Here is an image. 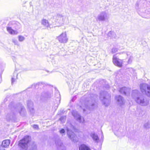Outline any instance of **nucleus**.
I'll use <instances>...</instances> for the list:
<instances>
[{"label":"nucleus","mask_w":150,"mask_h":150,"mask_svg":"<svg viewBox=\"0 0 150 150\" xmlns=\"http://www.w3.org/2000/svg\"><path fill=\"white\" fill-rule=\"evenodd\" d=\"M131 96L136 102L139 105L145 106L148 105L149 100L144 96L141 94L140 92L138 90H133Z\"/></svg>","instance_id":"obj_1"},{"label":"nucleus","mask_w":150,"mask_h":150,"mask_svg":"<svg viewBox=\"0 0 150 150\" xmlns=\"http://www.w3.org/2000/svg\"><path fill=\"white\" fill-rule=\"evenodd\" d=\"M30 139V136H26L19 141L18 145L21 150H27L28 144L29 143ZM28 150H37V146L35 142H31V145Z\"/></svg>","instance_id":"obj_2"},{"label":"nucleus","mask_w":150,"mask_h":150,"mask_svg":"<svg viewBox=\"0 0 150 150\" xmlns=\"http://www.w3.org/2000/svg\"><path fill=\"white\" fill-rule=\"evenodd\" d=\"M89 97L90 98V100H87L86 102H85L84 105H82V106H80L83 109L84 112L86 111V109L83 108L84 106L87 109H90L94 108L93 107L94 104L92 103L93 100L94 101L98 97L96 95L91 94L89 95Z\"/></svg>","instance_id":"obj_3"},{"label":"nucleus","mask_w":150,"mask_h":150,"mask_svg":"<svg viewBox=\"0 0 150 150\" xmlns=\"http://www.w3.org/2000/svg\"><path fill=\"white\" fill-rule=\"evenodd\" d=\"M99 98L103 104L107 106L110 102V96L107 92L101 91L100 92Z\"/></svg>","instance_id":"obj_4"},{"label":"nucleus","mask_w":150,"mask_h":150,"mask_svg":"<svg viewBox=\"0 0 150 150\" xmlns=\"http://www.w3.org/2000/svg\"><path fill=\"white\" fill-rule=\"evenodd\" d=\"M67 135L69 138L73 142H75L78 141L77 137L75 134L71 131L74 129V127L71 124L67 123Z\"/></svg>","instance_id":"obj_5"},{"label":"nucleus","mask_w":150,"mask_h":150,"mask_svg":"<svg viewBox=\"0 0 150 150\" xmlns=\"http://www.w3.org/2000/svg\"><path fill=\"white\" fill-rule=\"evenodd\" d=\"M54 18L55 19V21L59 25H62L64 23L67 22L68 20V18L59 13H57L54 16Z\"/></svg>","instance_id":"obj_6"},{"label":"nucleus","mask_w":150,"mask_h":150,"mask_svg":"<svg viewBox=\"0 0 150 150\" xmlns=\"http://www.w3.org/2000/svg\"><path fill=\"white\" fill-rule=\"evenodd\" d=\"M109 14L108 12L105 11H103L100 12L98 14L96 18L97 21H106L109 19Z\"/></svg>","instance_id":"obj_7"},{"label":"nucleus","mask_w":150,"mask_h":150,"mask_svg":"<svg viewBox=\"0 0 150 150\" xmlns=\"http://www.w3.org/2000/svg\"><path fill=\"white\" fill-rule=\"evenodd\" d=\"M139 87L142 93L150 96V85L145 83H142L140 84Z\"/></svg>","instance_id":"obj_8"},{"label":"nucleus","mask_w":150,"mask_h":150,"mask_svg":"<svg viewBox=\"0 0 150 150\" xmlns=\"http://www.w3.org/2000/svg\"><path fill=\"white\" fill-rule=\"evenodd\" d=\"M57 38L61 43H66L68 40V38L67 37V35L66 32L62 33L59 36L57 37Z\"/></svg>","instance_id":"obj_9"},{"label":"nucleus","mask_w":150,"mask_h":150,"mask_svg":"<svg viewBox=\"0 0 150 150\" xmlns=\"http://www.w3.org/2000/svg\"><path fill=\"white\" fill-rule=\"evenodd\" d=\"M55 144L58 150H65V147L62 143L61 140L59 139L56 140Z\"/></svg>","instance_id":"obj_10"},{"label":"nucleus","mask_w":150,"mask_h":150,"mask_svg":"<svg viewBox=\"0 0 150 150\" xmlns=\"http://www.w3.org/2000/svg\"><path fill=\"white\" fill-rule=\"evenodd\" d=\"M72 114L75 118L79 122H83L84 121L83 118L82 119L81 116L77 112L75 111H73Z\"/></svg>","instance_id":"obj_11"},{"label":"nucleus","mask_w":150,"mask_h":150,"mask_svg":"<svg viewBox=\"0 0 150 150\" xmlns=\"http://www.w3.org/2000/svg\"><path fill=\"white\" fill-rule=\"evenodd\" d=\"M113 62L114 64L116 66L119 67H121L122 66V60L117 58L115 55L113 56Z\"/></svg>","instance_id":"obj_12"},{"label":"nucleus","mask_w":150,"mask_h":150,"mask_svg":"<svg viewBox=\"0 0 150 150\" xmlns=\"http://www.w3.org/2000/svg\"><path fill=\"white\" fill-rule=\"evenodd\" d=\"M52 96V91H44L42 93L40 98L41 99L50 98Z\"/></svg>","instance_id":"obj_13"},{"label":"nucleus","mask_w":150,"mask_h":150,"mask_svg":"<svg viewBox=\"0 0 150 150\" xmlns=\"http://www.w3.org/2000/svg\"><path fill=\"white\" fill-rule=\"evenodd\" d=\"M130 89L125 87H122L120 89L119 92L122 94L128 96L130 94Z\"/></svg>","instance_id":"obj_14"},{"label":"nucleus","mask_w":150,"mask_h":150,"mask_svg":"<svg viewBox=\"0 0 150 150\" xmlns=\"http://www.w3.org/2000/svg\"><path fill=\"white\" fill-rule=\"evenodd\" d=\"M115 99L117 103L120 106L123 105L125 103V101L123 98L121 96H116Z\"/></svg>","instance_id":"obj_15"},{"label":"nucleus","mask_w":150,"mask_h":150,"mask_svg":"<svg viewBox=\"0 0 150 150\" xmlns=\"http://www.w3.org/2000/svg\"><path fill=\"white\" fill-rule=\"evenodd\" d=\"M41 24L45 28L50 27V23L48 20L43 18L41 21Z\"/></svg>","instance_id":"obj_16"},{"label":"nucleus","mask_w":150,"mask_h":150,"mask_svg":"<svg viewBox=\"0 0 150 150\" xmlns=\"http://www.w3.org/2000/svg\"><path fill=\"white\" fill-rule=\"evenodd\" d=\"M91 136L93 139L96 143H98L99 139L98 135L94 132H92L91 134Z\"/></svg>","instance_id":"obj_17"},{"label":"nucleus","mask_w":150,"mask_h":150,"mask_svg":"<svg viewBox=\"0 0 150 150\" xmlns=\"http://www.w3.org/2000/svg\"><path fill=\"white\" fill-rule=\"evenodd\" d=\"M7 30L8 32L11 35H17L18 33V32L17 30H13L11 27H7Z\"/></svg>","instance_id":"obj_18"},{"label":"nucleus","mask_w":150,"mask_h":150,"mask_svg":"<svg viewBox=\"0 0 150 150\" xmlns=\"http://www.w3.org/2000/svg\"><path fill=\"white\" fill-rule=\"evenodd\" d=\"M27 106L30 112H33V104L31 100H28L27 102Z\"/></svg>","instance_id":"obj_19"},{"label":"nucleus","mask_w":150,"mask_h":150,"mask_svg":"<svg viewBox=\"0 0 150 150\" xmlns=\"http://www.w3.org/2000/svg\"><path fill=\"white\" fill-rule=\"evenodd\" d=\"M10 142V141L9 139L4 140L2 143V146L3 147L7 148Z\"/></svg>","instance_id":"obj_20"},{"label":"nucleus","mask_w":150,"mask_h":150,"mask_svg":"<svg viewBox=\"0 0 150 150\" xmlns=\"http://www.w3.org/2000/svg\"><path fill=\"white\" fill-rule=\"evenodd\" d=\"M79 150H91V149L87 145L84 144H82L79 146Z\"/></svg>","instance_id":"obj_21"},{"label":"nucleus","mask_w":150,"mask_h":150,"mask_svg":"<svg viewBox=\"0 0 150 150\" xmlns=\"http://www.w3.org/2000/svg\"><path fill=\"white\" fill-rule=\"evenodd\" d=\"M146 4L145 3L144 5L143 6H141V8H140L139 11L142 13H146Z\"/></svg>","instance_id":"obj_22"},{"label":"nucleus","mask_w":150,"mask_h":150,"mask_svg":"<svg viewBox=\"0 0 150 150\" xmlns=\"http://www.w3.org/2000/svg\"><path fill=\"white\" fill-rule=\"evenodd\" d=\"M18 74L17 72L15 71L13 74V76L11 78V82L12 84L15 81V80L17 79Z\"/></svg>","instance_id":"obj_23"},{"label":"nucleus","mask_w":150,"mask_h":150,"mask_svg":"<svg viewBox=\"0 0 150 150\" xmlns=\"http://www.w3.org/2000/svg\"><path fill=\"white\" fill-rule=\"evenodd\" d=\"M108 36L110 38H115L116 34L115 33L112 31H110L108 34Z\"/></svg>","instance_id":"obj_24"},{"label":"nucleus","mask_w":150,"mask_h":150,"mask_svg":"<svg viewBox=\"0 0 150 150\" xmlns=\"http://www.w3.org/2000/svg\"><path fill=\"white\" fill-rule=\"evenodd\" d=\"M20 113L21 115H23L25 113V109L23 106H20Z\"/></svg>","instance_id":"obj_25"},{"label":"nucleus","mask_w":150,"mask_h":150,"mask_svg":"<svg viewBox=\"0 0 150 150\" xmlns=\"http://www.w3.org/2000/svg\"><path fill=\"white\" fill-rule=\"evenodd\" d=\"M18 40L20 42H22L25 39V37L22 35H19L18 36Z\"/></svg>","instance_id":"obj_26"},{"label":"nucleus","mask_w":150,"mask_h":150,"mask_svg":"<svg viewBox=\"0 0 150 150\" xmlns=\"http://www.w3.org/2000/svg\"><path fill=\"white\" fill-rule=\"evenodd\" d=\"M144 126L146 129H148L150 128V123L147 122L145 123Z\"/></svg>","instance_id":"obj_27"},{"label":"nucleus","mask_w":150,"mask_h":150,"mask_svg":"<svg viewBox=\"0 0 150 150\" xmlns=\"http://www.w3.org/2000/svg\"><path fill=\"white\" fill-rule=\"evenodd\" d=\"M66 117L65 116H62L60 118L59 120L62 123L64 122L66 120Z\"/></svg>","instance_id":"obj_28"},{"label":"nucleus","mask_w":150,"mask_h":150,"mask_svg":"<svg viewBox=\"0 0 150 150\" xmlns=\"http://www.w3.org/2000/svg\"><path fill=\"white\" fill-rule=\"evenodd\" d=\"M6 118L7 121H9L11 119V117L9 114H7L6 116Z\"/></svg>","instance_id":"obj_29"},{"label":"nucleus","mask_w":150,"mask_h":150,"mask_svg":"<svg viewBox=\"0 0 150 150\" xmlns=\"http://www.w3.org/2000/svg\"><path fill=\"white\" fill-rule=\"evenodd\" d=\"M117 48L114 47L112 48L111 50V52L112 53H114L117 52Z\"/></svg>","instance_id":"obj_30"},{"label":"nucleus","mask_w":150,"mask_h":150,"mask_svg":"<svg viewBox=\"0 0 150 150\" xmlns=\"http://www.w3.org/2000/svg\"><path fill=\"white\" fill-rule=\"evenodd\" d=\"M57 100L60 101V96L59 93H57Z\"/></svg>","instance_id":"obj_31"},{"label":"nucleus","mask_w":150,"mask_h":150,"mask_svg":"<svg viewBox=\"0 0 150 150\" xmlns=\"http://www.w3.org/2000/svg\"><path fill=\"white\" fill-rule=\"evenodd\" d=\"M133 59V57H130V58H129L128 61V64H130L131 63L132 60Z\"/></svg>","instance_id":"obj_32"},{"label":"nucleus","mask_w":150,"mask_h":150,"mask_svg":"<svg viewBox=\"0 0 150 150\" xmlns=\"http://www.w3.org/2000/svg\"><path fill=\"white\" fill-rule=\"evenodd\" d=\"M59 132L60 133L62 134L63 135L64 134L65 132L64 130V129H62L59 131Z\"/></svg>","instance_id":"obj_33"},{"label":"nucleus","mask_w":150,"mask_h":150,"mask_svg":"<svg viewBox=\"0 0 150 150\" xmlns=\"http://www.w3.org/2000/svg\"><path fill=\"white\" fill-rule=\"evenodd\" d=\"M12 42L14 43L15 45H17L18 43V41L15 39H13L12 40Z\"/></svg>","instance_id":"obj_34"},{"label":"nucleus","mask_w":150,"mask_h":150,"mask_svg":"<svg viewBox=\"0 0 150 150\" xmlns=\"http://www.w3.org/2000/svg\"><path fill=\"white\" fill-rule=\"evenodd\" d=\"M33 127L34 128L36 129H38V126L37 125H33Z\"/></svg>","instance_id":"obj_35"},{"label":"nucleus","mask_w":150,"mask_h":150,"mask_svg":"<svg viewBox=\"0 0 150 150\" xmlns=\"http://www.w3.org/2000/svg\"><path fill=\"white\" fill-rule=\"evenodd\" d=\"M129 71L131 73H132L134 72V69L132 68H130L129 69Z\"/></svg>","instance_id":"obj_36"},{"label":"nucleus","mask_w":150,"mask_h":150,"mask_svg":"<svg viewBox=\"0 0 150 150\" xmlns=\"http://www.w3.org/2000/svg\"><path fill=\"white\" fill-rule=\"evenodd\" d=\"M103 134L102 132L101 136V139L103 140Z\"/></svg>","instance_id":"obj_37"},{"label":"nucleus","mask_w":150,"mask_h":150,"mask_svg":"<svg viewBox=\"0 0 150 150\" xmlns=\"http://www.w3.org/2000/svg\"><path fill=\"white\" fill-rule=\"evenodd\" d=\"M2 146H0V150H6L5 149L3 148Z\"/></svg>","instance_id":"obj_38"},{"label":"nucleus","mask_w":150,"mask_h":150,"mask_svg":"<svg viewBox=\"0 0 150 150\" xmlns=\"http://www.w3.org/2000/svg\"><path fill=\"white\" fill-rule=\"evenodd\" d=\"M123 52H120V53H119V54H123Z\"/></svg>","instance_id":"obj_39"}]
</instances>
